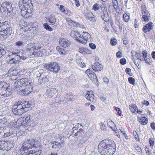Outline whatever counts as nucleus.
Listing matches in <instances>:
<instances>
[{"mask_svg": "<svg viewBox=\"0 0 155 155\" xmlns=\"http://www.w3.org/2000/svg\"><path fill=\"white\" fill-rule=\"evenodd\" d=\"M59 52L62 55H65L66 53V51L62 49H61V50L59 51Z\"/></svg>", "mask_w": 155, "mask_h": 155, "instance_id": "680f3d73", "label": "nucleus"}, {"mask_svg": "<svg viewBox=\"0 0 155 155\" xmlns=\"http://www.w3.org/2000/svg\"><path fill=\"white\" fill-rule=\"evenodd\" d=\"M7 49L5 45H0V57L5 54Z\"/></svg>", "mask_w": 155, "mask_h": 155, "instance_id": "c756f323", "label": "nucleus"}, {"mask_svg": "<svg viewBox=\"0 0 155 155\" xmlns=\"http://www.w3.org/2000/svg\"><path fill=\"white\" fill-rule=\"evenodd\" d=\"M110 141L111 143L109 144L106 151L104 155H112L115 153L116 147L115 143L112 140H110Z\"/></svg>", "mask_w": 155, "mask_h": 155, "instance_id": "39448f33", "label": "nucleus"}, {"mask_svg": "<svg viewBox=\"0 0 155 155\" xmlns=\"http://www.w3.org/2000/svg\"><path fill=\"white\" fill-rule=\"evenodd\" d=\"M3 92L1 95L4 97H8L12 93L11 90L10 89H8V87L5 90H4Z\"/></svg>", "mask_w": 155, "mask_h": 155, "instance_id": "473e14b6", "label": "nucleus"}, {"mask_svg": "<svg viewBox=\"0 0 155 155\" xmlns=\"http://www.w3.org/2000/svg\"><path fill=\"white\" fill-rule=\"evenodd\" d=\"M21 104L23 106V108L25 109V108H28L30 107V105L28 102L27 101H25L24 103H22Z\"/></svg>", "mask_w": 155, "mask_h": 155, "instance_id": "58836bf2", "label": "nucleus"}, {"mask_svg": "<svg viewBox=\"0 0 155 155\" xmlns=\"http://www.w3.org/2000/svg\"><path fill=\"white\" fill-rule=\"evenodd\" d=\"M110 42L112 45H115L117 44V40L115 39H111Z\"/></svg>", "mask_w": 155, "mask_h": 155, "instance_id": "864d4df0", "label": "nucleus"}, {"mask_svg": "<svg viewBox=\"0 0 155 155\" xmlns=\"http://www.w3.org/2000/svg\"><path fill=\"white\" fill-rule=\"evenodd\" d=\"M85 48H80L79 49L78 51L80 52L81 53L85 54Z\"/></svg>", "mask_w": 155, "mask_h": 155, "instance_id": "13d9d810", "label": "nucleus"}, {"mask_svg": "<svg viewBox=\"0 0 155 155\" xmlns=\"http://www.w3.org/2000/svg\"><path fill=\"white\" fill-rule=\"evenodd\" d=\"M115 109L116 110L117 114L118 115H120L121 114V111L119 108L115 107Z\"/></svg>", "mask_w": 155, "mask_h": 155, "instance_id": "6e6d98bb", "label": "nucleus"}, {"mask_svg": "<svg viewBox=\"0 0 155 155\" xmlns=\"http://www.w3.org/2000/svg\"><path fill=\"white\" fill-rule=\"evenodd\" d=\"M27 140L28 141V142H29V144H30L29 145H30L31 148L35 147L36 148H37V147H41L39 142L37 140L33 139Z\"/></svg>", "mask_w": 155, "mask_h": 155, "instance_id": "f3484780", "label": "nucleus"}, {"mask_svg": "<svg viewBox=\"0 0 155 155\" xmlns=\"http://www.w3.org/2000/svg\"><path fill=\"white\" fill-rule=\"evenodd\" d=\"M144 61L146 63L149 64H151L152 63V59L151 58H145L144 59Z\"/></svg>", "mask_w": 155, "mask_h": 155, "instance_id": "a19ab883", "label": "nucleus"}, {"mask_svg": "<svg viewBox=\"0 0 155 155\" xmlns=\"http://www.w3.org/2000/svg\"><path fill=\"white\" fill-rule=\"evenodd\" d=\"M12 110L13 113L16 115H21L27 110H25L23 108V106L21 103H17V104L14 105L12 108Z\"/></svg>", "mask_w": 155, "mask_h": 155, "instance_id": "7ed1b4c3", "label": "nucleus"}, {"mask_svg": "<svg viewBox=\"0 0 155 155\" xmlns=\"http://www.w3.org/2000/svg\"><path fill=\"white\" fill-rule=\"evenodd\" d=\"M42 148L39 147L35 148V150L29 151L28 155H40L41 153Z\"/></svg>", "mask_w": 155, "mask_h": 155, "instance_id": "4468645a", "label": "nucleus"}, {"mask_svg": "<svg viewBox=\"0 0 155 155\" xmlns=\"http://www.w3.org/2000/svg\"><path fill=\"white\" fill-rule=\"evenodd\" d=\"M153 24L152 22H149L148 24H146L142 29V30L145 32L146 33L150 31L153 28Z\"/></svg>", "mask_w": 155, "mask_h": 155, "instance_id": "412c9836", "label": "nucleus"}, {"mask_svg": "<svg viewBox=\"0 0 155 155\" xmlns=\"http://www.w3.org/2000/svg\"><path fill=\"white\" fill-rule=\"evenodd\" d=\"M10 26L8 25V22L5 21L4 22L0 23V32L2 33V31L6 29Z\"/></svg>", "mask_w": 155, "mask_h": 155, "instance_id": "bb28decb", "label": "nucleus"}, {"mask_svg": "<svg viewBox=\"0 0 155 155\" xmlns=\"http://www.w3.org/2000/svg\"><path fill=\"white\" fill-rule=\"evenodd\" d=\"M101 18L105 21H107L109 20V17L106 11H105V12L101 16Z\"/></svg>", "mask_w": 155, "mask_h": 155, "instance_id": "c9c22d12", "label": "nucleus"}, {"mask_svg": "<svg viewBox=\"0 0 155 155\" xmlns=\"http://www.w3.org/2000/svg\"><path fill=\"white\" fill-rule=\"evenodd\" d=\"M84 34L83 35H81L80 38L78 39V41L83 44L86 43L87 41H89L91 40V36L87 32H84L83 31Z\"/></svg>", "mask_w": 155, "mask_h": 155, "instance_id": "1a4fd4ad", "label": "nucleus"}, {"mask_svg": "<svg viewBox=\"0 0 155 155\" xmlns=\"http://www.w3.org/2000/svg\"><path fill=\"white\" fill-rule=\"evenodd\" d=\"M100 128L101 130H106V126L103 124L101 125Z\"/></svg>", "mask_w": 155, "mask_h": 155, "instance_id": "338daca9", "label": "nucleus"}, {"mask_svg": "<svg viewBox=\"0 0 155 155\" xmlns=\"http://www.w3.org/2000/svg\"><path fill=\"white\" fill-rule=\"evenodd\" d=\"M20 71V70L15 69L13 70V73L14 74H16V75H19L20 74H19V72Z\"/></svg>", "mask_w": 155, "mask_h": 155, "instance_id": "e2e57ef3", "label": "nucleus"}, {"mask_svg": "<svg viewBox=\"0 0 155 155\" xmlns=\"http://www.w3.org/2000/svg\"><path fill=\"white\" fill-rule=\"evenodd\" d=\"M12 10V5L8 2H5L2 4L1 8V10L2 12L8 14V13H10Z\"/></svg>", "mask_w": 155, "mask_h": 155, "instance_id": "6e6552de", "label": "nucleus"}, {"mask_svg": "<svg viewBox=\"0 0 155 155\" xmlns=\"http://www.w3.org/2000/svg\"><path fill=\"white\" fill-rule=\"evenodd\" d=\"M25 117V121L26 122V123H29L31 121L30 118H31V116L29 115H27Z\"/></svg>", "mask_w": 155, "mask_h": 155, "instance_id": "49530a36", "label": "nucleus"}, {"mask_svg": "<svg viewBox=\"0 0 155 155\" xmlns=\"http://www.w3.org/2000/svg\"><path fill=\"white\" fill-rule=\"evenodd\" d=\"M7 143L6 141H0V150L3 152V150L6 149Z\"/></svg>", "mask_w": 155, "mask_h": 155, "instance_id": "7c9ffc66", "label": "nucleus"}, {"mask_svg": "<svg viewBox=\"0 0 155 155\" xmlns=\"http://www.w3.org/2000/svg\"><path fill=\"white\" fill-rule=\"evenodd\" d=\"M113 7L115 9L116 12L118 13H120L121 11L120 10V8L118 5V3L117 0H112Z\"/></svg>", "mask_w": 155, "mask_h": 155, "instance_id": "b1692460", "label": "nucleus"}, {"mask_svg": "<svg viewBox=\"0 0 155 155\" xmlns=\"http://www.w3.org/2000/svg\"><path fill=\"white\" fill-rule=\"evenodd\" d=\"M120 63L122 65L125 64L126 63V59L124 58L120 59Z\"/></svg>", "mask_w": 155, "mask_h": 155, "instance_id": "4d7b16f0", "label": "nucleus"}, {"mask_svg": "<svg viewBox=\"0 0 155 155\" xmlns=\"http://www.w3.org/2000/svg\"><path fill=\"white\" fill-rule=\"evenodd\" d=\"M8 87V85L5 82L0 81V89H1L2 87Z\"/></svg>", "mask_w": 155, "mask_h": 155, "instance_id": "c03bdc74", "label": "nucleus"}, {"mask_svg": "<svg viewBox=\"0 0 155 155\" xmlns=\"http://www.w3.org/2000/svg\"><path fill=\"white\" fill-rule=\"evenodd\" d=\"M142 54H143V58H147V51L145 50L143 51V52L142 53Z\"/></svg>", "mask_w": 155, "mask_h": 155, "instance_id": "69168bd1", "label": "nucleus"}, {"mask_svg": "<svg viewBox=\"0 0 155 155\" xmlns=\"http://www.w3.org/2000/svg\"><path fill=\"white\" fill-rule=\"evenodd\" d=\"M110 141V140L107 139L101 141L98 146V150L99 153L102 155H104L110 143H111Z\"/></svg>", "mask_w": 155, "mask_h": 155, "instance_id": "f03ea898", "label": "nucleus"}, {"mask_svg": "<svg viewBox=\"0 0 155 155\" xmlns=\"http://www.w3.org/2000/svg\"><path fill=\"white\" fill-rule=\"evenodd\" d=\"M45 67L54 73H57L60 70L58 64L55 62H51L48 64H45Z\"/></svg>", "mask_w": 155, "mask_h": 155, "instance_id": "20e7f679", "label": "nucleus"}, {"mask_svg": "<svg viewBox=\"0 0 155 155\" xmlns=\"http://www.w3.org/2000/svg\"><path fill=\"white\" fill-rule=\"evenodd\" d=\"M15 90L18 94L22 95H27L32 90L31 81L27 78H23L17 80L14 83Z\"/></svg>", "mask_w": 155, "mask_h": 155, "instance_id": "f257e3e1", "label": "nucleus"}, {"mask_svg": "<svg viewBox=\"0 0 155 155\" xmlns=\"http://www.w3.org/2000/svg\"><path fill=\"white\" fill-rule=\"evenodd\" d=\"M24 51L22 50L16 51L14 53H13V56L16 55V56L19 59L22 58Z\"/></svg>", "mask_w": 155, "mask_h": 155, "instance_id": "c85d7f7f", "label": "nucleus"}, {"mask_svg": "<svg viewBox=\"0 0 155 155\" xmlns=\"http://www.w3.org/2000/svg\"><path fill=\"white\" fill-rule=\"evenodd\" d=\"M69 25H73L74 26L78 28L80 26V24L79 23H76L69 18H67L66 19Z\"/></svg>", "mask_w": 155, "mask_h": 155, "instance_id": "2f4dec72", "label": "nucleus"}, {"mask_svg": "<svg viewBox=\"0 0 155 155\" xmlns=\"http://www.w3.org/2000/svg\"><path fill=\"white\" fill-rule=\"evenodd\" d=\"M142 18L143 21L145 22H147L149 19V17L150 14L148 12L145 8H142Z\"/></svg>", "mask_w": 155, "mask_h": 155, "instance_id": "a211bd4d", "label": "nucleus"}, {"mask_svg": "<svg viewBox=\"0 0 155 155\" xmlns=\"http://www.w3.org/2000/svg\"><path fill=\"white\" fill-rule=\"evenodd\" d=\"M91 68L94 71H101L103 69V66L98 62H96L94 65L91 66Z\"/></svg>", "mask_w": 155, "mask_h": 155, "instance_id": "5701e85b", "label": "nucleus"}, {"mask_svg": "<svg viewBox=\"0 0 155 155\" xmlns=\"http://www.w3.org/2000/svg\"><path fill=\"white\" fill-rule=\"evenodd\" d=\"M78 126L77 127H73L72 128V130L73 131H72V135H73L74 134V133H76L77 131L78 130V128L76 129V128L78 127L79 126V124H78Z\"/></svg>", "mask_w": 155, "mask_h": 155, "instance_id": "5fc2aeb1", "label": "nucleus"}, {"mask_svg": "<svg viewBox=\"0 0 155 155\" xmlns=\"http://www.w3.org/2000/svg\"><path fill=\"white\" fill-rule=\"evenodd\" d=\"M19 2H22V5L24 7H28V8H32V3L31 0H21Z\"/></svg>", "mask_w": 155, "mask_h": 155, "instance_id": "6ab92c4d", "label": "nucleus"}, {"mask_svg": "<svg viewBox=\"0 0 155 155\" xmlns=\"http://www.w3.org/2000/svg\"><path fill=\"white\" fill-rule=\"evenodd\" d=\"M59 43L64 48H66L69 46L71 43V42L68 40L64 38H60L59 41Z\"/></svg>", "mask_w": 155, "mask_h": 155, "instance_id": "dca6fc26", "label": "nucleus"}, {"mask_svg": "<svg viewBox=\"0 0 155 155\" xmlns=\"http://www.w3.org/2000/svg\"><path fill=\"white\" fill-rule=\"evenodd\" d=\"M13 134V132L11 131H9V132H6L4 133L3 136V137H6L10 136L11 135Z\"/></svg>", "mask_w": 155, "mask_h": 155, "instance_id": "79ce46f5", "label": "nucleus"}, {"mask_svg": "<svg viewBox=\"0 0 155 155\" xmlns=\"http://www.w3.org/2000/svg\"><path fill=\"white\" fill-rule=\"evenodd\" d=\"M58 92V90L55 88H51L48 89L45 92L48 97H51Z\"/></svg>", "mask_w": 155, "mask_h": 155, "instance_id": "ddd939ff", "label": "nucleus"}, {"mask_svg": "<svg viewBox=\"0 0 155 155\" xmlns=\"http://www.w3.org/2000/svg\"><path fill=\"white\" fill-rule=\"evenodd\" d=\"M140 54V51H137L136 52V55L134 56H135V58H136V60H138L139 59V54Z\"/></svg>", "mask_w": 155, "mask_h": 155, "instance_id": "bf43d9fd", "label": "nucleus"}, {"mask_svg": "<svg viewBox=\"0 0 155 155\" xmlns=\"http://www.w3.org/2000/svg\"><path fill=\"white\" fill-rule=\"evenodd\" d=\"M48 76H45L42 78L41 75L39 78L38 84H40L44 85L46 86H48V85L49 80H48Z\"/></svg>", "mask_w": 155, "mask_h": 155, "instance_id": "f8f14e48", "label": "nucleus"}, {"mask_svg": "<svg viewBox=\"0 0 155 155\" xmlns=\"http://www.w3.org/2000/svg\"><path fill=\"white\" fill-rule=\"evenodd\" d=\"M104 5L101 2H98L97 3L95 4L93 6V9L94 11L98 10L100 8L104 7Z\"/></svg>", "mask_w": 155, "mask_h": 155, "instance_id": "a878e982", "label": "nucleus"}, {"mask_svg": "<svg viewBox=\"0 0 155 155\" xmlns=\"http://www.w3.org/2000/svg\"><path fill=\"white\" fill-rule=\"evenodd\" d=\"M19 4L22 16L25 18H27L29 16V13L31 12V8L23 6L22 3H21L20 2H19Z\"/></svg>", "mask_w": 155, "mask_h": 155, "instance_id": "423d86ee", "label": "nucleus"}, {"mask_svg": "<svg viewBox=\"0 0 155 155\" xmlns=\"http://www.w3.org/2000/svg\"><path fill=\"white\" fill-rule=\"evenodd\" d=\"M85 73L92 81L94 82H97V76L94 72L90 69H88L86 71Z\"/></svg>", "mask_w": 155, "mask_h": 155, "instance_id": "9b49d317", "label": "nucleus"}, {"mask_svg": "<svg viewBox=\"0 0 155 155\" xmlns=\"http://www.w3.org/2000/svg\"><path fill=\"white\" fill-rule=\"evenodd\" d=\"M46 53L45 50L41 48V47L38 46L37 48L34 52H33V55L39 56H43Z\"/></svg>", "mask_w": 155, "mask_h": 155, "instance_id": "2eb2a0df", "label": "nucleus"}, {"mask_svg": "<svg viewBox=\"0 0 155 155\" xmlns=\"http://www.w3.org/2000/svg\"><path fill=\"white\" fill-rule=\"evenodd\" d=\"M28 140L25 141L22 144V146L20 149L21 154L22 155H28V151L31 148Z\"/></svg>", "mask_w": 155, "mask_h": 155, "instance_id": "0eeeda50", "label": "nucleus"}, {"mask_svg": "<svg viewBox=\"0 0 155 155\" xmlns=\"http://www.w3.org/2000/svg\"><path fill=\"white\" fill-rule=\"evenodd\" d=\"M12 28L10 26L8 27L6 29L2 31V32L4 34V35L2 34L1 37L4 38H6L7 35H10L12 33Z\"/></svg>", "mask_w": 155, "mask_h": 155, "instance_id": "aec40b11", "label": "nucleus"}, {"mask_svg": "<svg viewBox=\"0 0 155 155\" xmlns=\"http://www.w3.org/2000/svg\"><path fill=\"white\" fill-rule=\"evenodd\" d=\"M89 46L90 48L93 49H94L96 48V46L94 44L92 43H90L89 44Z\"/></svg>", "mask_w": 155, "mask_h": 155, "instance_id": "052dcab7", "label": "nucleus"}, {"mask_svg": "<svg viewBox=\"0 0 155 155\" xmlns=\"http://www.w3.org/2000/svg\"><path fill=\"white\" fill-rule=\"evenodd\" d=\"M38 46L37 44L35 45V43H29L27 45V49L26 51L29 53L30 55H33V53L36 51Z\"/></svg>", "mask_w": 155, "mask_h": 155, "instance_id": "9d476101", "label": "nucleus"}, {"mask_svg": "<svg viewBox=\"0 0 155 155\" xmlns=\"http://www.w3.org/2000/svg\"><path fill=\"white\" fill-rule=\"evenodd\" d=\"M29 55L28 54L25 53V51H24L21 59L24 60L26 58H28Z\"/></svg>", "mask_w": 155, "mask_h": 155, "instance_id": "603ef678", "label": "nucleus"}, {"mask_svg": "<svg viewBox=\"0 0 155 155\" xmlns=\"http://www.w3.org/2000/svg\"><path fill=\"white\" fill-rule=\"evenodd\" d=\"M129 13H125L123 15V18L124 21L126 22H128L130 19Z\"/></svg>", "mask_w": 155, "mask_h": 155, "instance_id": "e433bc0d", "label": "nucleus"}, {"mask_svg": "<svg viewBox=\"0 0 155 155\" xmlns=\"http://www.w3.org/2000/svg\"><path fill=\"white\" fill-rule=\"evenodd\" d=\"M63 144L62 142L61 143H59V145L53 144L52 146V147L55 149H58L60 147H61Z\"/></svg>", "mask_w": 155, "mask_h": 155, "instance_id": "37998d69", "label": "nucleus"}, {"mask_svg": "<svg viewBox=\"0 0 155 155\" xmlns=\"http://www.w3.org/2000/svg\"><path fill=\"white\" fill-rule=\"evenodd\" d=\"M47 22H49L51 25H53L56 21V18L54 15H50L46 18Z\"/></svg>", "mask_w": 155, "mask_h": 155, "instance_id": "4be33fe9", "label": "nucleus"}, {"mask_svg": "<svg viewBox=\"0 0 155 155\" xmlns=\"http://www.w3.org/2000/svg\"><path fill=\"white\" fill-rule=\"evenodd\" d=\"M140 122L141 124L145 125L148 122V119L145 117H142L140 119Z\"/></svg>", "mask_w": 155, "mask_h": 155, "instance_id": "4c0bfd02", "label": "nucleus"}, {"mask_svg": "<svg viewBox=\"0 0 155 155\" xmlns=\"http://www.w3.org/2000/svg\"><path fill=\"white\" fill-rule=\"evenodd\" d=\"M116 54V56L117 58H120L122 57L121 55L122 53L120 51H119L117 52Z\"/></svg>", "mask_w": 155, "mask_h": 155, "instance_id": "774afa93", "label": "nucleus"}, {"mask_svg": "<svg viewBox=\"0 0 155 155\" xmlns=\"http://www.w3.org/2000/svg\"><path fill=\"white\" fill-rule=\"evenodd\" d=\"M107 122L108 126L110 127L113 130L115 131L117 130L115 124L110 119H109L107 120Z\"/></svg>", "mask_w": 155, "mask_h": 155, "instance_id": "393cba45", "label": "nucleus"}, {"mask_svg": "<svg viewBox=\"0 0 155 155\" xmlns=\"http://www.w3.org/2000/svg\"><path fill=\"white\" fill-rule=\"evenodd\" d=\"M91 92L90 91H87V92L84 95V97L87 99L88 100H89V99H90V96H92L93 94H90Z\"/></svg>", "mask_w": 155, "mask_h": 155, "instance_id": "8fccbe9b", "label": "nucleus"}, {"mask_svg": "<svg viewBox=\"0 0 155 155\" xmlns=\"http://www.w3.org/2000/svg\"><path fill=\"white\" fill-rule=\"evenodd\" d=\"M128 80L129 83L133 85L135 84V79L132 77H130L128 78Z\"/></svg>", "mask_w": 155, "mask_h": 155, "instance_id": "a18cd8bd", "label": "nucleus"}, {"mask_svg": "<svg viewBox=\"0 0 155 155\" xmlns=\"http://www.w3.org/2000/svg\"><path fill=\"white\" fill-rule=\"evenodd\" d=\"M12 56L13 58H12L9 61V62L11 64H15L20 60L18 58V57H17L16 55L13 56L12 55Z\"/></svg>", "mask_w": 155, "mask_h": 155, "instance_id": "f704fd0d", "label": "nucleus"}, {"mask_svg": "<svg viewBox=\"0 0 155 155\" xmlns=\"http://www.w3.org/2000/svg\"><path fill=\"white\" fill-rule=\"evenodd\" d=\"M3 118L2 122L3 123V124H4L5 122H7L8 119V118L9 117L8 116H6L5 115L4 117Z\"/></svg>", "mask_w": 155, "mask_h": 155, "instance_id": "3c124183", "label": "nucleus"}, {"mask_svg": "<svg viewBox=\"0 0 155 155\" xmlns=\"http://www.w3.org/2000/svg\"><path fill=\"white\" fill-rule=\"evenodd\" d=\"M129 108L132 112L135 113L137 107L136 105L132 104L129 105Z\"/></svg>", "mask_w": 155, "mask_h": 155, "instance_id": "72a5a7b5", "label": "nucleus"}, {"mask_svg": "<svg viewBox=\"0 0 155 155\" xmlns=\"http://www.w3.org/2000/svg\"><path fill=\"white\" fill-rule=\"evenodd\" d=\"M71 36L73 37L74 38H75L78 41L79 38L81 36V35H80V34H79L78 32L76 31H72L71 32L70 34Z\"/></svg>", "mask_w": 155, "mask_h": 155, "instance_id": "cd10ccee", "label": "nucleus"}, {"mask_svg": "<svg viewBox=\"0 0 155 155\" xmlns=\"http://www.w3.org/2000/svg\"><path fill=\"white\" fill-rule=\"evenodd\" d=\"M88 15V18L89 19H90L91 21H94V19L92 17V16H94L93 14L92 13H89Z\"/></svg>", "mask_w": 155, "mask_h": 155, "instance_id": "de8ad7c7", "label": "nucleus"}, {"mask_svg": "<svg viewBox=\"0 0 155 155\" xmlns=\"http://www.w3.org/2000/svg\"><path fill=\"white\" fill-rule=\"evenodd\" d=\"M44 27L47 30L49 31H52L53 30L52 28L51 27H50L47 23L44 24Z\"/></svg>", "mask_w": 155, "mask_h": 155, "instance_id": "ea45409f", "label": "nucleus"}, {"mask_svg": "<svg viewBox=\"0 0 155 155\" xmlns=\"http://www.w3.org/2000/svg\"><path fill=\"white\" fill-rule=\"evenodd\" d=\"M133 135L135 137V139L137 140H139L140 139L138 137V134L136 131H134L133 133Z\"/></svg>", "mask_w": 155, "mask_h": 155, "instance_id": "09e8293b", "label": "nucleus"}, {"mask_svg": "<svg viewBox=\"0 0 155 155\" xmlns=\"http://www.w3.org/2000/svg\"><path fill=\"white\" fill-rule=\"evenodd\" d=\"M134 27L135 28H137L138 26V22L136 19H135L134 21Z\"/></svg>", "mask_w": 155, "mask_h": 155, "instance_id": "0e129e2a", "label": "nucleus"}]
</instances>
